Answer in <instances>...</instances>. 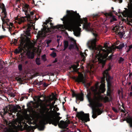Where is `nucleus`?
Listing matches in <instances>:
<instances>
[{
	"label": "nucleus",
	"mask_w": 132,
	"mask_h": 132,
	"mask_svg": "<svg viewBox=\"0 0 132 132\" xmlns=\"http://www.w3.org/2000/svg\"><path fill=\"white\" fill-rule=\"evenodd\" d=\"M67 14L64 16L61 20L63 21V24H59L55 26H53V24L50 22L52 21L51 20L52 18H49L46 20L43 25V28L42 31H39L38 33V36L39 37L45 36L46 33L48 32L51 28L59 30H63L65 29H70L72 30L74 35L77 36H80L81 29L79 27L81 26V24H82V27L87 31L92 32L93 34L96 38L97 36L96 32L90 26V23L87 22L86 18L83 19L80 18V16L78 13H76V11L67 10Z\"/></svg>",
	"instance_id": "f257e3e1"
},
{
	"label": "nucleus",
	"mask_w": 132,
	"mask_h": 132,
	"mask_svg": "<svg viewBox=\"0 0 132 132\" xmlns=\"http://www.w3.org/2000/svg\"><path fill=\"white\" fill-rule=\"evenodd\" d=\"M97 39L94 38L89 40L87 43V45L89 49L92 50V54L90 58L94 63L97 62L102 65L103 68L105 65L106 58L108 54L112 52V48L108 47L106 44L104 47L101 45L96 47V42Z\"/></svg>",
	"instance_id": "f03ea898"
},
{
	"label": "nucleus",
	"mask_w": 132,
	"mask_h": 132,
	"mask_svg": "<svg viewBox=\"0 0 132 132\" xmlns=\"http://www.w3.org/2000/svg\"><path fill=\"white\" fill-rule=\"evenodd\" d=\"M22 9V11L24 13L26 16L20 18H16V22L19 24L26 21L28 22V29L25 31H24L23 35L27 38L29 39L30 38V33L29 32L30 28L34 27L35 22L37 19L36 17V15L34 14L33 12H30V9L28 5L26 4L23 7Z\"/></svg>",
	"instance_id": "7ed1b4c3"
},
{
	"label": "nucleus",
	"mask_w": 132,
	"mask_h": 132,
	"mask_svg": "<svg viewBox=\"0 0 132 132\" xmlns=\"http://www.w3.org/2000/svg\"><path fill=\"white\" fill-rule=\"evenodd\" d=\"M61 117L59 116L55 118L53 117L52 118L50 117V115L47 117L46 120L47 123H49L50 124H52L55 126L58 125L59 127L62 128H65L68 126V124L65 121L63 120L59 122V121Z\"/></svg>",
	"instance_id": "20e7f679"
},
{
	"label": "nucleus",
	"mask_w": 132,
	"mask_h": 132,
	"mask_svg": "<svg viewBox=\"0 0 132 132\" xmlns=\"http://www.w3.org/2000/svg\"><path fill=\"white\" fill-rule=\"evenodd\" d=\"M7 14L6 12V9L4 7L2 9V12L1 15V19L3 22L2 28L4 31L5 29L4 28V27L6 26H9V30H11V28L13 26V23L9 22V20L6 18Z\"/></svg>",
	"instance_id": "39448f33"
},
{
	"label": "nucleus",
	"mask_w": 132,
	"mask_h": 132,
	"mask_svg": "<svg viewBox=\"0 0 132 132\" xmlns=\"http://www.w3.org/2000/svg\"><path fill=\"white\" fill-rule=\"evenodd\" d=\"M98 88L97 86L96 87H92L91 91L94 95L93 104L96 107L99 108L102 107L103 104L100 102V97L97 96V95L99 94V93L97 91Z\"/></svg>",
	"instance_id": "423d86ee"
},
{
	"label": "nucleus",
	"mask_w": 132,
	"mask_h": 132,
	"mask_svg": "<svg viewBox=\"0 0 132 132\" xmlns=\"http://www.w3.org/2000/svg\"><path fill=\"white\" fill-rule=\"evenodd\" d=\"M111 66L109 65L108 68L103 71V77L100 78L101 81L100 82H105V79L107 82H112L113 77L110 76L108 73V71L111 69Z\"/></svg>",
	"instance_id": "0eeeda50"
},
{
	"label": "nucleus",
	"mask_w": 132,
	"mask_h": 132,
	"mask_svg": "<svg viewBox=\"0 0 132 132\" xmlns=\"http://www.w3.org/2000/svg\"><path fill=\"white\" fill-rule=\"evenodd\" d=\"M76 116L79 119L82 121L84 123L87 122L90 120L89 113H85L82 111L77 112Z\"/></svg>",
	"instance_id": "6e6552de"
},
{
	"label": "nucleus",
	"mask_w": 132,
	"mask_h": 132,
	"mask_svg": "<svg viewBox=\"0 0 132 132\" xmlns=\"http://www.w3.org/2000/svg\"><path fill=\"white\" fill-rule=\"evenodd\" d=\"M51 106V103L47 104L46 103H41L40 108L41 112L43 114L45 113L47 117L50 115V112H49V109L47 108L48 106Z\"/></svg>",
	"instance_id": "1a4fd4ad"
},
{
	"label": "nucleus",
	"mask_w": 132,
	"mask_h": 132,
	"mask_svg": "<svg viewBox=\"0 0 132 132\" xmlns=\"http://www.w3.org/2000/svg\"><path fill=\"white\" fill-rule=\"evenodd\" d=\"M111 83H107L108 84V89L106 92V95L109 96V98L107 96H105L104 98V102L106 103L107 102H110L112 99V90L111 89L109 85H111Z\"/></svg>",
	"instance_id": "9d476101"
},
{
	"label": "nucleus",
	"mask_w": 132,
	"mask_h": 132,
	"mask_svg": "<svg viewBox=\"0 0 132 132\" xmlns=\"http://www.w3.org/2000/svg\"><path fill=\"white\" fill-rule=\"evenodd\" d=\"M73 79L78 82H86L87 81L86 77L81 73L79 74L78 77H73Z\"/></svg>",
	"instance_id": "9b49d317"
},
{
	"label": "nucleus",
	"mask_w": 132,
	"mask_h": 132,
	"mask_svg": "<svg viewBox=\"0 0 132 132\" xmlns=\"http://www.w3.org/2000/svg\"><path fill=\"white\" fill-rule=\"evenodd\" d=\"M72 96L73 97H76V102L77 103V100L82 101L84 100V94L82 93L76 94L73 91H72Z\"/></svg>",
	"instance_id": "f8f14e48"
},
{
	"label": "nucleus",
	"mask_w": 132,
	"mask_h": 132,
	"mask_svg": "<svg viewBox=\"0 0 132 132\" xmlns=\"http://www.w3.org/2000/svg\"><path fill=\"white\" fill-rule=\"evenodd\" d=\"M96 84H95V86H92L90 88V89L91 90V88L92 87H96V86H97L98 88V89L97 90L98 92L99 93V94L98 96L100 95V92L98 91V90L99 89L100 90H101L102 93H104L105 91V83H101V84L100 85V87H99L98 86V85L99 83H96Z\"/></svg>",
	"instance_id": "ddd939ff"
},
{
	"label": "nucleus",
	"mask_w": 132,
	"mask_h": 132,
	"mask_svg": "<svg viewBox=\"0 0 132 132\" xmlns=\"http://www.w3.org/2000/svg\"><path fill=\"white\" fill-rule=\"evenodd\" d=\"M69 40L72 42V44L69 45V49L71 50L75 46H76V40L73 38L70 37L69 38Z\"/></svg>",
	"instance_id": "4468645a"
},
{
	"label": "nucleus",
	"mask_w": 132,
	"mask_h": 132,
	"mask_svg": "<svg viewBox=\"0 0 132 132\" xmlns=\"http://www.w3.org/2000/svg\"><path fill=\"white\" fill-rule=\"evenodd\" d=\"M105 16L107 19L111 18L112 17V20H111L110 22H112L113 21H116L117 20V19L114 17L112 16V15L111 13H105L104 14Z\"/></svg>",
	"instance_id": "2eb2a0df"
},
{
	"label": "nucleus",
	"mask_w": 132,
	"mask_h": 132,
	"mask_svg": "<svg viewBox=\"0 0 132 132\" xmlns=\"http://www.w3.org/2000/svg\"><path fill=\"white\" fill-rule=\"evenodd\" d=\"M119 29L120 28L119 27H116L114 28L113 30L116 33L117 32L118 33L119 36L120 37L122 38L123 37L124 35V33L123 32H122L121 31L118 32L119 31Z\"/></svg>",
	"instance_id": "dca6fc26"
},
{
	"label": "nucleus",
	"mask_w": 132,
	"mask_h": 132,
	"mask_svg": "<svg viewBox=\"0 0 132 132\" xmlns=\"http://www.w3.org/2000/svg\"><path fill=\"white\" fill-rule=\"evenodd\" d=\"M26 54L27 57L29 59H32L34 58L35 53L33 52L28 51L27 52Z\"/></svg>",
	"instance_id": "f3484780"
},
{
	"label": "nucleus",
	"mask_w": 132,
	"mask_h": 132,
	"mask_svg": "<svg viewBox=\"0 0 132 132\" xmlns=\"http://www.w3.org/2000/svg\"><path fill=\"white\" fill-rule=\"evenodd\" d=\"M125 46L126 47V44L121 42L119 46H116V48L120 50L122 49V48Z\"/></svg>",
	"instance_id": "a211bd4d"
},
{
	"label": "nucleus",
	"mask_w": 132,
	"mask_h": 132,
	"mask_svg": "<svg viewBox=\"0 0 132 132\" xmlns=\"http://www.w3.org/2000/svg\"><path fill=\"white\" fill-rule=\"evenodd\" d=\"M24 123H25L23 127L24 129L26 130V132H29V131L31 130V128L30 126L26 124L25 122H24Z\"/></svg>",
	"instance_id": "6ab92c4d"
},
{
	"label": "nucleus",
	"mask_w": 132,
	"mask_h": 132,
	"mask_svg": "<svg viewBox=\"0 0 132 132\" xmlns=\"http://www.w3.org/2000/svg\"><path fill=\"white\" fill-rule=\"evenodd\" d=\"M43 124H46L45 121H44L40 122V125L38 126V127L40 130H43L44 129L45 126Z\"/></svg>",
	"instance_id": "aec40b11"
},
{
	"label": "nucleus",
	"mask_w": 132,
	"mask_h": 132,
	"mask_svg": "<svg viewBox=\"0 0 132 132\" xmlns=\"http://www.w3.org/2000/svg\"><path fill=\"white\" fill-rule=\"evenodd\" d=\"M79 65V63L77 62L76 64H74L71 66L72 68L73 69V70L75 71H77V67Z\"/></svg>",
	"instance_id": "412c9836"
},
{
	"label": "nucleus",
	"mask_w": 132,
	"mask_h": 132,
	"mask_svg": "<svg viewBox=\"0 0 132 132\" xmlns=\"http://www.w3.org/2000/svg\"><path fill=\"white\" fill-rule=\"evenodd\" d=\"M64 48L63 50V51H64L69 46V43L66 40L64 41Z\"/></svg>",
	"instance_id": "4be33fe9"
},
{
	"label": "nucleus",
	"mask_w": 132,
	"mask_h": 132,
	"mask_svg": "<svg viewBox=\"0 0 132 132\" xmlns=\"http://www.w3.org/2000/svg\"><path fill=\"white\" fill-rule=\"evenodd\" d=\"M92 113L93 114L92 117L94 119L96 118L97 116H98L96 112L94 111L93 108L92 109Z\"/></svg>",
	"instance_id": "5701e85b"
},
{
	"label": "nucleus",
	"mask_w": 132,
	"mask_h": 132,
	"mask_svg": "<svg viewBox=\"0 0 132 132\" xmlns=\"http://www.w3.org/2000/svg\"><path fill=\"white\" fill-rule=\"evenodd\" d=\"M80 54L82 58V61L84 62L85 60V56L87 55V54L85 53H83L82 52H81L80 53Z\"/></svg>",
	"instance_id": "b1692460"
},
{
	"label": "nucleus",
	"mask_w": 132,
	"mask_h": 132,
	"mask_svg": "<svg viewBox=\"0 0 132 132\" xmlns=\"http://www.w3.org/2000/svg\"><path fill=\"white\" fill-rule=\"evenodd\" d=\"M28 45L29 48L33 49L34 48V44L30 41H29Z\"/></svg>",
	"instance_id": "393cba45"
},
{
	"label": "nucleus",
	"mask_w": 132,
	"mask_h": 132,
	"mask_svg": "<svg viewBox=\"0 0 132 132\" xmlns=\"http://www.w3.org/2000/svg\"><path fill=\"white\" fill-rule=\"evenodd\" d=\"M94 110L95 112H96L98 116L100 115L102 113V111L99 108L97 109L95 108L94 109Z\"/></svg>",
	"instance_id": "a878e982"
},
{
	"label": "nucleus",
	"mask_w": 132,
	"mask_h": 132,
	"mask_svg": "<svg viewBox=\"0 0 132 132\" xmlns=\"http://www.w3.org/2000/svg\"><path fill=\"white\" fill-rule=\"evenodd\" d=\"M3 111H1L0 113V115H1L2 118H3L4 116L7 113V112L5 111V110L4 109L3 110Z\"/></svg>",
	"instance_id": "bb28decb"
},
{
	"label": "nucleus",
	"mask_w": 132,
	"mask_h": 132,
	"mask_svg": "<svg viewBox=\"0 0 132 132\" xmlns=\"http://www.w3.org/2000/svg\"><path fill=\"white\" fill-rule=\"evenodd\" d=\"M35 62L36 64L38 65H39L41 63L40 58H37L35 60Z\"/></svg>",
	"instance_id": "cd10ccee"
},
{
	"label": "nucleus",
	"mask_w": 132,
	"mask_h": 132,
	"mask_svg": "<svg viewBox=\"0 0 132 132\" xmlns=\"http://www.w3.org/2000/svg\"><path fill=\"white\" fill-rule=\"evenodd\" d=\"M127 122L129 123L130 127L132 128V118L128 119L127 121Z\"/></svg>",
	"instance_id": "c85d7f7f"
},
{
	"label": "nucleus",
	"mask_w": 132,
	"mask_h": 132,
	"mask_svg": "<svg viewBox=\"0 0 132 132\" xmlns=\"http://www.w3.org/2000/svg\"><path fill=\"white\" fill-rule=\"evenodd\" d=\"M92 83H82L84 85L87 89L90 86Z\"/></svg>",
	"instance_id": "c756f323"
},
{
	"label": "nucleus",
	"mask_w": 132,
	"mask_h": 132,
	"mask_svg": "<svg viewBox=\"0 0 132 132\" xmlns=\"http://www.w3.org/2000/svg\"><path fill=\"white\" fill-rule=\"evenodd\" d=\"M87 97L88 100L89 102L90 103L92 102L91 99V93H89L87 95Z\"/></svg>",
	"instance_id": "7c9ffc66"
},
{
	"label": "nucleus",
	"mask_w": 132,
	"mask_h": 132,
	"mask_svg": "<svg viewBox=\"0 0 132 132\" xmlns=\"http://www.w3.org/2000/svg\"><path fill=\"white\" fill-rule=\"evenodd\" d=\"M41 57L42 60L44 62H45L46 61L47 59H46V55L45 54H44L41 56Z\"/></svg>",
	"instance_id": "2f4dec72"
},
{
	"label": "nucleus",
	"mask_w": 132,
	"mask_h": 132,
	"mask_svg": "<svg viewBox=\"0 0 132 132\" xmlns=\"http://www.w3.org/2000/svg\"><path fill=\"white\" fill-rule=\"evenodd\" d=\"M124 60L123 58L122 57H120L119 58V62L120 63H122L124 61Z\"/></svg>",
	"instance_id": "473e14b6"
},
{
	"label": "nucleus",
	"mask_w": 132,
	"mask_h": 132,
	"mask_svg": "<svg viewBox=\"0 0 132 132\" xmlns=\"http://www.w3.org/2000/svg\"><path fill=\"white\" fill-rule=\"evenodd\" d=\"M50 55L53 57H55L56 56V53L53 51L52 52V53Z\"/></svg>",
	"instance_id": "72a5a7b5"
},
{
	"label": "nucleus",
	"mask_w": 132,
	"mask_h": 132,
	"mask_svg": "<svg viewBox=\"0 0 132 132\" xmlns=\"http://www.w3.org/2000/svg\"><path fill=\"white\" fill-rule=\"evenodd\" d=\"M1 84H0V88H4L6 87V86H5L4 84L5 83H1Z\"/></svg>",
	"instance_id": "f704fd0d"
},
{
	"label": "nucleus",
	"mask_w": 132,
	"mask_h": 132,
	"mask_svg": "<svg viewBox=\"0 0 132 132\" xmlns=\"http://www.w3.org/2000/svg\"><path fill=\"white\" fill-rule=\"evenodd\" d=\"M21 49L20 48L19 49H16L15 51V53L16 54L19 53L21 51Z\"/></svg>",
	"instance_id": "c9c22d12"
},
{
	"label": "nucleus",
	"mask_w": 132,
	"mask_h": 132,
	"mask_svg": "<svg viewBox=\"0 0 132 132\" xmlns=\"http://www.w3.org/2000/svg\"><path fill=\"white\" fill-rule=\"evenodd\" d=\"M18 68L19 70L20 71H22V65L21 64H19L18 66Z\"/></svg>",
	"instance_id": "e433bc0d"
},
{
	"label": "nucleus",
	"mask_w": 132,
	"mask_h": 132,
	"mask_svg": "<svg viewBox=\"0 0 132 132\" xmlns=\"http://www.w3.org/2000/svg\"><path fill=\"white\" fill-rule=\"evenodd\" d=\"M16 80L17 81H19L20 82H21L22 81V79L19 77H16Z\"/></svg>",
	"instance_id": "4c0bfd02"
},
{
	"label": "nucleus",
	"mask_w": 132,
	"mask_h": 132,
	"mask_svg": "<svg viewBox=\"0 0 132 132\" xmlns=\"http://www.w3.org/2000/svg\"><path fill=\"white\" fill-rule=\"evenodd\" d=\"M8 93H9L8 94L10 95L11 96L14 97L15 96V95L14 93L12 92H9Z\"/></svg>",
	"instance_id": "58836bf2"
},
{
	"label": "nucleus",
	"mask_w": 132,
	"mask_h": 132,
	"mask_svg": "<svg viewBox=\"0 0 132 132\" xmlns=\"http://www.w3.org/2000/svg\"><path fill=\"white\" fill-rule=\"evenodd\" d=\"M47 45L51 43V40H47L45 41Z\"/></svg>",
	"instance_id": "ea45409f"
},
{
	"label": "nucleus",
	"mask_w": 132,
	"mask_h": 132,
	"mask_svg": "<svg viewBox=\"0 0 132 132\" xmlns=\"http://www.w3.org/2000/svg\"><path fill=\"white\" fill-rule=\"evenodd\" d=\"M112 110L114 111L115 113H118V111L115 108L113 107L112 109Z\"/></svg>",
	"instance_id": "a19ab883"
},
{
	"label": "nucleus",
	"mask_w": 132,
	"mask_h": 132,
	"mask_svg": "<svg viewBox=\"0 0 132 132\" xmlns=\"http://www.w3.org/2000/svg\"><path fill=\"white\" fill-rule=\"evenodd\" d=\"M128 24L129 25L132 26V19H130Z\"/></svg>",
	"instance_id": "79ce46f5"
},
{
	"label": "nucleus",
	"mask_w": 132,
	"mask_h": 132,
	"mask_svg": "<svg viewBox=\"0 0 132 132\" xmlns=\"http://www.w3.org/2000/svg\"><path fill=\"white\" fill-rule=\"evenodd\" d=\"M132 48V45H130L129 46V48H128V50L127 51V52H129V51H130L131 49Z\"/></svg>",
	"instance_id": "37998d69"
},
{
	"label": "nucleus",
	"mask_w": 132,
	"mask_h": 132,
	"mask_svg": "<svg viewBox=\"0 0 132 132\" xmlns=\"http://www.w3.org/2000/svg\"><path fill=\"white\" fill-rule=\"evenodd\" d=\"M17 39H14L13 40H12L13 43L14 44H15L17 43Z\"/></svg>",
	"instance_id": "c03bdc74"
},
{
	"label": "nucleus",
	"mask_w": 132,
	"mask_h": 132,
	"mask_svg": "<svg viewBox=\"0 0 132 132\" xmlns=\"http://www.w3.org/2000/svg\"><path fill=\"white\" fill-rule=\"evenodd\" d=\"M42 96H40L39 97V102H40V106L41 105V103H42V102H43V101L41 99H40V97H42Z\"/></svg>",
	"instance_id": "a18cd8bd"
},
{
	"label": "nucleus",
	"mask_w": 132,
	"mask_h": 132,
	"mask_svg": "<svg viewBox=\"0 0 132 132\" xmlns=\"http://www.w3.org/2000/svg\"><path fill=\"white\" fill-rule=\"evenodd\" d=\"M6 132H15L13 130H11L9 129H7L6 130Z\"/></svg>",
	"instance_id": "49530a36"
},
{
	"label": "nucleus",
	"mask_w": 132,
	"mask_h": 132,
	"mask_svg": "<svg viewBox=\"0 0 132 132\" xmlns=\"http://www.w3.org/2000/svg\"><path fill=\"white\" fill-rule=\"evenodd\" d=\"M55 103V101H54L51 103V105H52L53 107H54V104Z\"/></svg>",
	"instance_id": "de8ad7c7"
},
{
	"label": "nucleus",
	"mask_w": 132,
	"mask_h": 132,
	"mask_svg": "<svg viewBox=\"0 0 132 132\" xmlns=\"http://www.w3.org/2000/svg\"><path fill=\"white\" fill-rule=\"evenodd\" d=\"M54 108V107H53L52 105H51V106H50V108H48V109H49V110H50V111H51L52 112H53V111L52 110V109Z\"/></svg>",
	"instance_id": "09e8293b"
},
{
	"label": "nucleus",
	"mask_w": 132,
	"mask_h": 132,
	"mask_svg": "<svg viewBox=\"0 0 132 132\" xmlns=\"http://www.w3.org/2000/svg\"><path fill=\"white\" fill-rule=\"evenodd\" d=\"M60 38H58V39H57V43H58V44L57 46H59V44H60Z\"/></svg>",
	"instance_id": "8fccbe9b"
},
{
	"label": "nucleus",
	"mask_w": 132,
	"mask_h": 132,
	"mask_svg": "<svg viewBox=\"0 0 132 132\" xmlns=\"http://www.w3.org/2000/svg\"><path fill=\"white\" fill-rule=\"evenodd\" d=\"M24 98V97L23 96H21L20 99V101H22Z\"/></svg>",
	"instance_id": "3c124183"
},
{
	"label": "nucleus",
	"mask_w": 132,
	"mask_h": 132,
	"mask_svg": "<svg viewBox=\"0 0 132 132\" xmlns=\"http://www.w3.org/2000/svg\"><path fill=\"white\" fill-rule=\"evenodd\" d=\"M43 85L45 87H47L48 85H49V84H47V83H43Z\"/></svg>",
	"instance_id": "603ef678"
},
{
	"label": "nucleus",
	"mask_w": 132,
	"mask_h": 132,
	"mask_svg": "<svg viewBox=\"0 0 132 132\" xmlns=\"http://www.w3.org/2000/svg\"><path fill=\"white\" fill-rule=\"evenodd\" d=\"M97 16V14H93L92 16V17L93 18H94L96 17Z\"/></svg>",
	"instance_id": "864d4df0"
},
{
	"label": "nucleus",
	"mask_w": 132,
	"mask_h": 132,
	"mask_svg": "<svg viewBox=\"0 0 132 132\" xmlns=\"http://www.w3.org/2000/svg\"><path fill=\"white\" fill-rule=\"evenodd\" d=\"M67 127H66V128H66ZM64 129L63 130H62L61 131V132H65V131H66L64 129H65V128H63Z\"/></svg>",
	"instance_id": "5fc2aeb1"
},
{
	"label": "nucleus",
	"mask_w": 132,
	"mask_h": 132,
	"mask_svg": "<svg viewBox=\"0 0 132 132\" xmlns=\"http://www.w3.org/2000/svg\"><path fill=\"white\" fill-rule=\"evenodd\" d=\"M57 61V60L56 59H55V60L53 61V63H55Z\"/></svg>",
	"instance_id": "6e6d98bb"
},
{
	"label": "nucleus",
	"mask_w": 132,
	"mask_h": 132,
	"mask_svg": "<svg viewBox=\"0 0 132 132\" xmlns=\"http://www.w3.org/2000/svg\"><path fill=\"white\" fill-rule=\"evenodd\" d=\"M28 63V61H26L24 62V64L26 65Z\"/></svg>",
	"instance_id": "4d7b16f0"
},
{
	"label": "nucleus",
	"mask_w": 132,
	"mask_h": 132,
	"mask_svg": "<svg viewBox=\"0 0 132 132\" xmlns=\"http://www.w3.org/2000/svg\"><path fill=\"white\" fill-rule=\"evenodd\" d=\"M129 96L130 97H132V92H130V94H129Z\"/></svg>",
	"instance_id": "13d9d810"
},
{
	"label": "nucleus",
	"mask_w": 132,
	"mask_h": 132,
	"mask_svg": "<svg viewBox=\"0 0 132 132\" xmlns=\"http://www.w3.org/2000/svg\"><path fill=\"white\" fill-rule=\"evenodd\" d=\"M73 109L75 111H77V108L76 109V108H75V107H73Z\"/></svg>",
	"instance_id": "bf43d9fd"
},
{
	"label": "nucleus",
	"mask_w": 132,
	"mask_h": 132,
	"mask_svg": "<svg viewBox=\"0 0 132 132\" xmlns=\"http://www.w3.org/2000/svg\"><path fill=\"white\" fill-rule=\"evenodd\" d=\"M17 108L18 109H21V107L19 105H18L17 106Z\"/></svg>",
	"instance_id": "052dcab7"
},
{
	"label": "nucleus",
	"mask_w": 132,
	"mask_h": 132,
	"mask_svg": "<svg viewBox=\"0 0 132 132\" xmlns=\"http://www.w3.org/2000/svg\"><path fill=\"white\" fill-rule=\"evenodd\" d=\"M36 84H36V85H41L42 84H41V83H36Z\"/></svg>",
	"instance_id": "680f3d73"
},
{
	"label": "nucleus",
	"mask_w": 132,
	"mask_h": 132,
	"mask_svg": "<svg viewBox=\"0 0 132 132\" xmlns=\"http://www.w3.org/2000/svg\"><path fill=\"white\" fill-rule=\"evenodd\" d=\"M121 112H122L123 113H125V111L123 110L122 109L121 110Z\"/></svg>",
	"instance_id": "e2e57ef3"
},
{
	"label": "nucleus",
	"mask_w": 132,
	"mask_h": 132,
	"mask_svg": "<svg viewBox=\"0 0 132 132\" xmlns=\"http://www.w3.org/2000/svg\"><path fill=\"white\" fill-rule=\"evenodd\" d=\"M56 114H57V115L58 116H59L60 115V114L59 113H56Z\"/></svg>",
	"instance_id": "0e129e2a"
},
{
	"label": "nucleus",
	"mask_w": 132,
	"mask_h": 132,
	"mask_svg": "<svg viewBox=\"0 0 132 132\" xmlns=\"http://www.w3.org/2000/svg\"><path fill=\"white\" fill-rule=\"evenodd\" d=\"M122 0H119V2L120 3H122Z\"/></svg>",
	"instance_id": "69168bd1"
},
{
	"label": "nucleus",
	"mask_w": 132,
	"mask_h": 132,
	"mask_svg": "<svg viewBox=\"0 0 132 132\" xmlns=\"http://www.w3.org/2000/svg\"><path fill=\"white\" fill-rule=\"evenodd\" d=\"M118 13H120V10L119 9H118Z\"/></svg>",
	"instance_id": "338daca9"
},
{
	"label": "nucleus",
	"mask_w": 132,
	"mask_h": 132,
	"mask_svg": "<svg viewBox=\"0 0 132 132\" xmlns=\"http://www.w3.org/2000/svg\"><path fill=\"white\" fill-rule=\"evenodd\" d=\"M4 36H0V39H1Z\"/></svg>",
	"instance_id": "774afa93"
}]
</instances>
